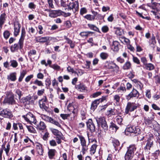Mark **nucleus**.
<instances>
[{
    "mask_svg": "<svg viewBox=\"0 0 160 160\" xmlns=\"http://www.w3.org/2000/svg\"><path fill=\"white\" fill-rule=\"evenodd\" d=\"M6 96L3 101V103L9 105L14 104L15 100L14 99L13 94L11 92H7L6 93Z\"/></svg>",
    "mask_w": 160,
    "mask_h": 160,
    "instance_id": "obj_1",
    "label": "nucleus"
},
{
    "mask_svg": "<svg viewBox=\"0 0 160 160\" xmlns=\"http://www.w3.org/2000/svg\"><path fill=\"white\" fill-rule=\"evenodd\" d=\"M77 136L80 140V144L82 147L81 152L84 155L88 150V144L87 145L86 140L83 136L78 134L77 135Z\"/></svg>",
    "mask_w": 160,
    "mask_h": 160,
    "instance_id": "obj_2",
    "label": "nucleus"
},
{
    "mask_svg": "<svg viewBox=\"0 0 160 160\" xmlns=\"http://www.w3.org/2000/svg\"><path fill=\"white\" fill-rule=\"evenodd\" d=\"M22 117L27 122L30 124L33 123L36 125L37 123V120L35 116L31 112H29L26 115H23Z\"/></svg>",
    "mask_w": 160,
    "mask_h": 160,
    "instance_id": "obj_3",
    "label": "nucleus"
},
{
    "mask_svg": "<svg viewBox=\"0 0 160 160\" xmlns=\"http://www.w3.org/2000/svg\"><path fill=\"white\" fill-rule=\"evenodd\" d=\"M0 116L4 118L11 119L13 117V114L10 110L7 108H0Z\"/></svg>",
    "mask_w": 160,
    "mask_h": 160,
    "instance_id": "obj_4",
    "label": "nucleus"
},
{
    "mask_svg": "<svg viewBox=\"0 0 160 160\" xmlns=\"http://www.w3.org/2000/svg\"><path fill=\"white\" fill-rule=\"evenodd\" d=\"M95 119L98 126L101 125L104 130L108 129V126L104 117H96Z\"/></svg>",
    "mask_w": 160,
    "mask_h": 160,
    "instance_id": "obj_5",
    "label": "nucleus"
},
{
    "mask_svg": "<svg viewBox=\"0 0 160 160\" xmlns=\"http://www.w3.org/2000/svg\"><path fill=\"white\" fill-rule=\"evenodd\" d=\"M137 108V104L133 102H128L126 107L125 112L126 114H128L129 112L133 111Z\"/></svg>",
    "mask_w": 160,
    "mask_h": 160,
    "instance_id": "obj_6",
    "label": "nucleus"
},
{
    "mask_svg": "<svg viewBox=\"0 0 160 160\" xmlns=\"http://www.w3.org/2000/svg\"><path fill=\"white\" fill-rule=\"evenodd\" d=\"M153 137L152 135H151L148 138L146 141V145L144 147V149L148 151L150 150L151 148L153 147Z\"/></svg>",
    "mask_w": 160,
    "mask_h": 160,
    "instance_id": "obj_7",
    "label": "nucleus"
},
{
    "mask_svg": "<svg viewBox=\"0 0 160 160\" xmlns=\"http://www.w3.org/2000/svg\"><path fill=\"white\" fill-rule=\"evenodd\" d=\"M78 2L76 1L73 2L72 1V2H70L68 3V10H74V12H76L78 9Z\"/></svg>",
    "mask_w": 160,
    "mask_h": 160,
    "instance_id": "obj_8",
    "label": "nucleus"
},
{
    "mask_svg": "<svg viewBox=\"0 0 160 160\" xmlns=\"http://www.w3.org/2000/svg\"><path fill=\"white\" fill-rule=\"evenodd\" d=\"M63 13H64V12L60 10H52L49 13V16L51 18H55L62 15Z\"/></svg>",
    "mask_w": 160,
    "mask_h": 160,
    "instance_id": "obj_9",
    "label": "nucleus"
},
{
    "mask_svg": "<svg viewBox=\"0 0 160 160\" xmlns=\"http://www.w3.org/2000/svg\"><path fill=\"white\" fill-rule=\"evenodd\" d=\"M47 103V99L46 96H44L43 98L39 101V105L40 108L43 110L47 111L48 107L46 106V104Z\"/></svg>",
    "mask_w": 160,
    "mask_h": 160,
    "instance_id": "obj_10",
    "label": "nucleus"
},
{
    "mask_svg": "<svg viewBox=\"0 0 160 160\" xmlns=\"http://www.w3.org/2000/svg\"><path fill=\"white\" fill-rule=\"evenodd\" d=\"M126 131L128 132L134 133L137 134H139L140 132V130L138 127L134 126L130 127L127 128Z\"/></svg>",
    "mask_w": 160,
    "mask_h": 160,
    "instance_id": "obj_11",
    "label": "nucleus"
},
{
    "mask_svg": "<svg viewBox=\"0 0 160 160\" xmlns=\"http://www.w3.org/2000/svg\"><path fill=\"white\" fill-rule=\"evenodd\" d=\"M87 128L91 132H93L95 131V127L92 119H89L87 122Z\"/></svg>",
    "mask_w": 160,
    "mask_h": 160,
    "instance_id": "obj_12",
    "label": "nucleus"
},
{
    "mask_svg": "<svg viewBox=\"0 0 160 160\" xmlns=\"http://www.w3.org/2000/svg\"><path fill=\"white\" fill-rule=\"evenodd\" d=\"M139 95L138 92L136 89L133 88L130 93L126 96V99L128 100H129L132 98L136 97L137 96L138 97Z\"/></svg>",
    "mask_w": 160,
    "mask_h": 160,
    "instance_id": "obj_13",
    "label": "nucleus"
},
{
    "mask_svg": "<svg viewBox=\"0 0 160 160\" xmlns=\"http://www.w3.org/2000/svg\"><path fill=\"white\" fill-rule=\"evenodd\" d=\"M26 32L24 28H22V33L20 38L18 42L20 48H22L23 46V41L24 39Z\"/></svg>",
    "mask_w": 160,
    "mask_h": 160,
    "instance_id": "obj_14",
    "label": "nucleus"
},
{
    "mask_svg": "<svg viewBox=\"0 0 160 160\" xmlns=\"http://www.w3.org/2000/svg\"><path fill=\"white\" fill-rule=\"evenodd\" d=\"M21 26L19 23L18 22H16L14 24V35L17 36L19 34L20 32V29Z\"/></svg>",
    "mask_w": 160,
    "mask_h": 160,
    "instance_id": "obj_15",
    "label": "nucleus"
},
{
    "mask_svg": "<svg viewBox=\"0 0 160 160\" xmlns=\"http://www.w3.org/2000/svg\"><path fill=\"white\" fill-rule=\"evenodd\" d=\"M36 149L38 154L40 155L43 156V150L42 148V145L38 143H36Z\"/></svg>",
    "mask_w": 160,
    "mask_h": 160,
    "instance_id": "obj_16",
    "label": "nucleus"
},
{
    "mask_svg": "<svg viewBox=\"0 0 160 160\" xmlns=\"http://www.w3.org/2000/svg\"><path fill=\"white\" fill-rule=\"evenodd\" d=\"M36 128L38 130H43L45 129L46 126V124L43 122L40 121L38 124H36Z\"/></svg>",
    "mask_w": 160,
    "mask_h": 160,
    "instance_id": "obj_17",
    "label": "nucleus"
},
{
    "mask_svg": "<svg viewBox=\"0 0 160 160\" xmlns=\"http://www.w3.org/2000/svg\"><path fill=\"white\" fill-rule=\"evenodd\" d=\"M51 130L52 133L55 136H57V138H62L63 137V135L61 132L57 129L54 128H51Z\"/></svg>",
    "mask_w": 160,
    "mask_h": 160,
    "instance_id": "obj_18",
    "label": "nucleus"
},
{
    "mask_svg": "<svg viewBox=\"0 0 160 160\" xmlns=\"http://www.w3.org/2000/svg\"><path fill=\"white\" fill-rule=\"evenodd\" d=\"M120 45L119 42L117 41L113 42L111 49L113 51L118 52L119 50V46Z\"/></svg>",
    "mask_w": 160,
    "mask_h": 160,
    "instance_id": "obj_19",
    "label": "nucleus"
},
{
    "mask_svg": "<svg viewBox=\"0 0 160 160\" xmlns=\"http://www.w3.org/2000/svg\"><path fill=\"white\" fill-rule=\"evenodd\" d=\"M49 39L48 37H39L37 38L36 41L38 42L43 43L49 40Z\"/></svg>",
    "mask_w": 160,
    "mask_h": 160,
    "instance_id": "obj_20",
    "label": "nucleus"
},
{
    "mask_svg": "<svg viewBox=\"0 0 160 160\" xmlns=\"http://www.w3.org/2000/svg\"><path fill=\"white\" fill-rule=\"evenodd\" d=\"M56 152V150L54 149H49L48 152L49 158L50 159H52L55 155Z\"/></svg>",
    "mask_w": 160,
    "mask_h": 160,
    "instance_id": "obj_21",
    "label": "nucleus"
},
{
    "mask_svg": "<svg viewBox=\"0 0 160 160\" xmlns=\"http://www.w3.org/2000/svg\"><path fill=\"white\" fill-rule=\"evenodd\" d=\"M75 87L78 90L81 92H82L86 90V87L82 83H81L79 85H77L75 86Z\"/></svg>",
    "mask_w": 160,
    "mask_h": 160,
    "instance_id": "obj_22",
    "label": "nucleus"
},
{
    "mask_svg": "<svg viewBox=\"0 0 160 160\" xmlns=\"http://www.w3.org/2000/svg\"><path fill=\"white\" fill-rule=\"evenodd\" d=\"M47 118V120H48L49 122L59 127H61V125L58 122L54 120L53 118L51 117H48Z\"/></svg>",
    "mask_w": 160,
    "mask_h": 160,
    "instance_id": "obj_23",
    "label": "nucleus"
},
{
    "mask_svg": "<svg viewBox=\"0 0 160 160\" xmlns=\"http://www.w3.org/2000/svg\"><path fill=\"white\" fill-rule=\"evenodd\" d=\"M128 150L127 152L134 154V152L136 151V148L134 144H132L130 145L127 148Z\"/></svg>",
    "mask_w": 160,
    "mask_h": 160,
    "instance_id": "obj_24",
    "label": "nucleus"
},
{
    "mask_svg": "<svg viewBox=\"0 0 160 160\" xmlns=\"http://www.w3.org/2000/svg\"><path fill=\"white\" fill-rule=\"evenodd\" d=\"M99 103V100H95L93 101L91 105V109L92 110H94L97 108L98 105Z\"/></svg>",
    "mask_w": 160,
    "mask_h": 160,
    "instance_id": "obj_25",
    "label": "nucleus"
},
{
    "mask_svg": "<svg viewBox=\"0 0 160 160\" xmlns=\"http://www.w3.org/2000/svg\"><path fill=\"white\" fill-rule=\"evenodd\" d=\"M6 14L5 13L2 14L0 16V28H1L5 20Z\"/></svg>",
    "mask_w": 160,
    "mask_h": 160,
    "instance_id": "obj_26",
    "label": "nucleus"
},
{
    "mask_svg": "<svg viewBox=\"0 0 160 160\" xmlns=\"http://www.w3.org/2000/svg\"><path fill=\"white\" fill-rule=\"evenodd\" d=\"M64 38L66 40V42L69 44L70 47L72 48H73L75 47L74 44L73 43L72 41L68 38L66 36H64Z\"/></svg>",
    "mask_w": 160,
    "mask_h": 160,
    "instance_id": "obj_27",
    "label": "nucleus"
},
{
    "mask_svg": "<svg viewBox=\"0 0 160 160\" xmlns=\"http://www.w3.org/2000/svg\"><path fill=\"white\" fill-rule=\"evenodd\" d=\"M16 73L13 72L11 73L7 77V79L8 80H10L12 81H14L16 79Z\"/></svg>",
    "mask_w": 160,
    "mask_h": 160,
    "instance_id": "obj_28",
    "label": "nucleus"
},
{
    "mask_svg": "<svg viewBox=\"0 0 160 160\" xmlns=\"http://www.w3.org/2000/svg\"><path fill=\"white\" fill-rule=\"evenodd\" d=\"M134 154L128 152H127L124 156L125 160H131Z\"/></svg>",
    "mask_w": 160,
    "mask_h": 160,
    "instance_id": "obj_29",
    "label": "nucleus"
},
{
    "mask_svg": "<svg viewBox=\"0 0 160 160\" xmlns=\"http://www.w3.org/2000/svg\"><path fill=\"white\" fill-rule=\"evenodd\" d=\"M126 91V89L124 85L123 84H121L120 86L118 87L117 90L116 92L118 93L119 92H124Z\"/></svg>",
    "mask_w": 160,
    "mask_h": 160,
    "instance_id": "obj_30",
    "label": "nucleus"
},
{
    "mask_svg": "<svg viewBox=\"0 0 160 160\" xmlns=\"http://www.w3.org/2000/svg\"><path fill=\"white\" fill-rule=\"evenodd\" d=\"M97 145L96 143H93L91 146L90 151V153L91 155H93L96 151Z\"/></svg>",
    "mask_w": 160,
    "mask_h": 160,
    "instance_id": "obj_31",
    "label": "nucleus"
},
{
    "mask_svg": "<svg viewBox=\"0 0 160 160\" xmlns=\"http://www.w3.org/2000/svg\"><path fill=\"white\" fill-rule=\"evenodd\" d=\"M93 32L90 31L82 32L80 33V35L82 37L90 36L92 35Z\"/></svg>",
    "mask_w": 160,
    "mask_h": 160,
    "instance_id": "obj_32",
    "label": "nucleus"
},
{
    "mask_svg": "<svg viewBox=\"0 0 160 160\" xmlns=\"http://www.w3.org/2000/svg\"><path fill=\"white\" fill-rule=\"evenodd\" d=\"M145 68L148 70L151 71L154 69V66L151 63L146 64L145 65Z\"/></svg>",
    "mask_w": 160,
    "mask_h": 160,
    "instance_id": "obj_33",
    "label": "nucleus"
},
{
    "mask_svg": "<svg viewBox=\"0 0 160 160\" xmlns=\"http://www.w3.org/2000/svg\"><path fill=\"white\" fill-rule=\"evenodd\" d=\"M27 73V71L26 70H22V71L21 72L20 75L18 79V81L21 82L22 81L23 78Z\"/></svg>",
    "mask_w": 160,
    "mask_h": 160,
    "instance_id": "obj_34",
    "label": "nucleus"
},
{
    "mask_svg": "<svg viewBox=\"0 0 160 160\" xmlns=\"http://www.w3.org/2000/svg\"><path fill=\"white\" fill-rule=\"evenodd\" d=\"M134 80L135 81V82L137 88L141 90H142L143 88V84L140 82L138 81L136 79H135Z\"/></svg>",
    "mask_w": 160,
    "mask_h": 160,
    "instance_id": "obj_35",
    "label": "nucleus"
},
{
    "mask_svg": "<svg viewBox=\"0 0 160 160\" xmlns=\"http://www.w3.org/2000/svg\"><path fill=\"white\" fill-rule=\"evenodd\" d=\"M131 67V63L129 61L126 62L122 67L124 70H128L130 69Z\"/></svg>",
    "mask_w": 160,
    "mask_h": 160,
    "instance_id": "obj_36",
    "label": "nucleus"
},
{
    "mask_svg": "<svg viewBox=\"0 0 160 160\" xmlns=\"http://www.w3.org/2000/svg\"><path fill=\"white\" fill-rule=\"evenodd\" d=\"M26 127L29 132L31 133H36V131L33 127L32 126H26Z\"/></svg>",
    "mask_w": 160,
    "mask_h": 160,
    "instance_id": "obj_37",
    "label": "nucleus"
},
{
    "mask_svg": "<svg viewBox=\"0 0 160 160\" xmlns=\"http://www.w3.org/2000/svg\"><path fill=\"white\" fill-rule=\"evenodd\" d=\"M19 47L21 49L19 45V46L17 44H15L11 46L10 48L11 50V52H14L16 50H18L19 48Z\"/></svg>",
    "mask_w": 160,
    "mask_h": 160,
    "instance_id": "obj_38",
    "label": "nucleus"
},
{
    "mask_svg": "<svg viewBox=\"0 0 160 160\" xmlns=\"http://www.w3.org/2000/svg\"><path fill=\"white\" fill-rule=\"evenodd\" d=\"M109 127L110 128H112V129L115 130V131H116L119 128L116 125L112 122H110Z\"/></svg>",
    "mask_w": 160,
    "mask_h": 160,
    "instance_id": "obj_39",
    "label": "nucleus"
},
{
    "mask_svg": "<svg viewBox=\"0 0 160 160\" xmlns=\"http://www.w3.org/2000/svg\"><path fill=\"white\" fill-rule=\"evenodd\" d=\"M33 83L34 84L37 85L39 87L43 86L42 82L41 81L39 80L38 79H36L33 82Z\"/></svg>",
    "mask_w": 160,
    "mask_h": 160,
    "instance_id": "obj_40",
    "label": "nucleus"
},
{
    "mask_svg": "<svg viewBox=\"0 0 160 160\" xmlns=\"http://www.w3.org/2000/svg\"><path fill=\"white\" fill-rule=\"evenodd\" d=\"M88 26L91 30H92L96 31H98L99 30L98 28L94 25L91 24H88Z\"/></svg>",
    "mask_w": 160,
    "mask_h": 160,
    "instance_id": "obj_41",
    "label": "nucleus"
},
{
    "mask_svg": "<svg viewBox=\"0 0 160 160\" xmlns=\"http://www.w3.org/2000/svg\"><path fill=\"white\" fill-rule=\"evenodd\" d=\"M113 145L115 148V150H117L118 148L117 147L119 145V142L117 140H114L112 142Z\"/></svg>",
    "mask_w": 160,
    "mask_h": 160,
    "instance_id": "obj_42",
    "label": "nucleus"
},
{
    "mask_svg": "<svg viewBox=\"0 0 160 160\" xmlns=\"http://www.w3.org/2000/svg\"><path fill=\"white\" fill-rule=\"evenodd\" d=\"M31 99V97L30 96H28L24 98L22 100L23 103L27 104L29 103Z\"/></svg>",
    "mask_w": 160,
    "mask_h": 160,
    "instance_id": "obj_43",
    "label": "nucleus"
},
{
    "mask_svg": "<svg viewBox=\"0 0 160 160\" xmlns=\"http://www.w3.org/2000/svg\"><path fill=\"white\" fill-rule=\"evenodd\" d=\"M123 120L122 117L118 115L116 117V121L119 124L121 125L122 124V121Z\"/></svg>",
    "mask_w": 160,
    "mask_h": 160,
    "instance_id": "obj_44",
    "label": "nucleus"
},
{
    "mask_svg": "<svg viewBox=\"0 0 160 160\" xmlns=\"http://www.w3.org/2000/svg\"><path fill=\"white\" fill-rule=\"evenodd\" d=\"M2 148L4 149V150L5 151L7 154L10 150V145L9 143H8L6 146V148L4 145L2 146Z\"/></svg>",
    "mask_w": 160,
    "mask_h": 160,
    "instance_id": "obj_45",
    "label": "nucleus"
},
{
    "mask_svg": "<svg viewBox=\"0 0 160 160\" xmlns=\"http://www.w3.org/2000/svg\"><path fill=\"white\" fill-rule=\"evenodd\" d=\"M101 58L103 60L106 59L108 57V54L106 52H102L100 54Z\"/></svg>",
    "mask_w": 160,
    "mask_h": 160,
    "instance_id": "obj_46",
    "label": "nucleus"
},
{
    "mask_svg": "<svg viewBox=\"0 0 160 160\" xmlns=\"http://www.w3.org/2000/svg\"><path fill=\"white\" fill-rule=\"evenodd\" d=\"M36 54V51L35 50H30L28 52V55L29 58L31 59V57L33 55H35Z\"/></svg>",
    "mask_w": 160,
    "mask_h": 160,
    "instance_id": "obj_47",
    "label": "nucleus"
},
{
    "mask_svg": "<svg viewBox=\"0 0 160 160\" xmlns=\"http://www.w3.org/2000/svg\"><path fill=\"white\" fill-rule=\"evenodd\" d=\"M10 62L11 63V66H12L13 68H16L18 66V63L16 60H11Z\"/></svg>",
    "mask_w": 160,
    "mask_h": 160,
    "instance_id": "obj_48",
    "label": "nucleus"
},
{
    "mask_svg": "<svg viewBox=\"0 0 160 160\" xmlns=\"http://www.w3.org/2000/svg\"><path fill=\"white\" fill-rule=\"evenodd\" d=\"M85 18L89 20H94L95 19V16H92L90 14H87L85 16Z\"/></svg>",
    "mask_w": 160,
    "mask_h": 160,
    "instance_id": "obj_49",
    "label": "nucleus"
},
{
    "mask_svg": "<svg viewBox=\"0 0 160 160\" xmlns=\"http://www.w3.org/2000/svg\"><path fill=\"white\" fill-rule=\"evenodd\" d=\"M50 67L53 69L56 70H59L60 69V67L56 64H53L52 65H50Z\"/></svg>",
    "mask_w": 160,
    "mask_h": 160,
    "instance_id": "obj_50",
    "label": "nucleus"
},
{
    "mask_svg": "<svg viewBox=\"0 0 160 160\" xmlns=\"http://www.w3.org/2000/svg\"><path fill=\"white\" fill-rule=\"evenodd\" d=\"M152 12L155 16V18L157 19H159L160 18V14L158 12H156L154 11H151Z\"/></svg>",
    "mask_w": 160,
    "mask_h": 160,
    "instance_id": "obj_51",
    "label": "nucleus"
},
{
    "mask_svg": "<svg viewBox=\"0 0 160 160\" xmlns=\"http://www.w3.org/2000/svg\"><path fill=\"white\" fill-rule=\"evenodd\" d=\"M87 9L85 8H81L80 10V14L82 15L87 13Z\"/></svg>",
    "mask_w": 160,
    "mask_h": 160,
    "instance_id": "obj_52",
    "label": "nucleus"
},
{
    "mask_svg": "<svg viewBox=\"0 0 160 160\" xmlns=\"http://www.w3.org/2000/svg\"><path fill=\"white\" fill-rule=\"evenodd\" d=\"M120 97L118 94L115 95L113 97L114 100L115 101L116 103L119 102L120 100Z\"/></svg>",
    "mask_w": 160,
    "mask_h": 160,
    "instance_id": "obj_53",
    "label": "nucleus"
},
{
    "mask_svg": "<svg viewBox=\"0 0 160 160\" xmlns=\"http://www.w3.org/2000/svg\"><path fill=\"white\" fill-rule=\"evenodd\" d=\"M61 5L63 7H66L68 6V0H67V1L64 2L63 0H61Z\"/></svg>",
    "mask_w": 160,
    "mask_h": 160,
    "instance_id": "obj_54",
    "label": "nucleus"
},
{
    "mask_svg": "<svg viewBox=\"0 0 160 160\" xmlns=\"http://www.w3.org/2000/svg\"><path fill=\"white\" fill-rule=\"evenodd\" d=\"M67 70L68 72H71L72 73H77L76 72L74 71L73 69V68H71V67L70 66H68L67 68Z\"/></svg>",
    "mask_w": 160,
    "mask_h": 160,
    "instance_id": "obj_55",
    "label": "nucleus"
},
{
    "mask_svg": "<svg viewBox=\"0 0 160 160\" xmlns=\"http://www.w3.org/2000/svg\"><path fill=\"white\" fill-rule=\"evenodd\" d=\"M48 4L49 7L52 8H54V6L53 4V0H47Z\"/></svg>",
    "mask_w": 160,
    "mask_h": 160,
    "instance_id": "obj_56",
    "label": "nucleus"
},
{
    "mask_svg": "<svg viewBox=\"0 0 160 160\" xmlns=\"http://www.w3.org/2000/svg\"><path fill=\"white\" fill-rule=\"evenodd\" d=\"M28 7L31 9H34L36 6L33 2H31L29 3Z\"/></svg>",
    "mask_w": 160,
    "mask_h": 160,
    "instance_id": "obj_57",
    "label": "nucleus"
},
{
    "mask_svg": "<svg viewBox=\"0 0 160 160\" xmlns=\"http://www.w3.org/2000/svg\"><path fill=\"white\" fill-rule=\"evenodd\" d=\"M88 143L92 142V143H96L97 142V140L94 138H89L88 135Z\"/></svg>",
    "mask_w": 160,
    "mask_h": 160,
    "instance_id": "obj_58",
    "label": "nucleus"
},
{
    "mask_svg": "<svg viewBox=\"0 0 160 160\" xmlns=\"http://www.w3.org/2000/svg\"><path fill=\"white\" fill-rule=\"evenodd\" d=\"M102 31L104 33H106L109 30V28L107 26H104L102 28Z\"/></svg>",
    "mask_w": 160,
    "mask_h": 160,
    "instance_id": "obj_59",
    "label": "nucleus"
},
{
    "mask_svg": "<svg viewBox=\"0 0 160 160\" xmlns=\"http://www.w3.org/2000/svg\"><path fill=\"white\" fill-rule=\"evenodd\" d=\"M10 35V33L9 31H5L3 33V36L4 38L7 39L8 38Z\"/></svg>",
    "mask_w": 160,
    "mask_h": 160,
    "instance_id": "obj_60",
    "label": "nucleus"
},
{
    "mask_svg": "<svg viewBox=\"0 0 160 160\" xmlns=\"http://www.w3.org/2000/svg\"><path fill=\"white\" fill-rule=\"evenodd\" d=\"M94 16L96 15L98 19L102 20L104 18V17L102 16L101 14H98L97 12H94Z\"/></svg>",
    "mask_w": 160,
    "mask_h": 160,
    "instance_id": "obj_61",
    "label": "nucleus"
},
{
    "mask_svg": "<svg viewBox=\"0 0 160 160\" xmlns=\"http://www.w3.org/2000/svg\"><path fill=\"white\" fill-rule=\"evenodd\" d=\"M45 92V89H42L41 90H38L37 92V94L39 96H41Z\"/></svg>",
    "mask_w": 160,
    "mask_h": 160,
    "instance_id": "obj_62",
    "label": "nucleus"
},
{
    "mask_svg": "<svg viewBox=\"0 0 160 160\" xmlns=\"http://www.w3.org/2000/svg\"><path fill=\"white\" fill-rule=\"evenodd\" d=\"M133 61L134 62L139 64L140 63V62L139 59L136 57L133 56Z\"/></svg>",
    "mask_w": 160,
    "mask_h": 160,
    "instance_id": "obj_63",
    "label": "nucleus"
},
{
    "mask_svg": "<svg viewBox=\"0 0 160 160\" xmlns=\"http://www.w3.org/2000/svg\"><path fill=\"white\" fill-rule=\"evenodd\" d=\"M155 133L156 139L160 144V135L158 132H156Z\"/></svg>",
    "mask_w": 160,
    "mask_h": 160,
    "instance_id": "obj_64",
    "label": "nucleus"
}]
</instances>
